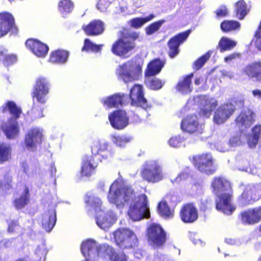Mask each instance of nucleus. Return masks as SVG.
I'll list each match as a JSON object with an SVG mask.
<instances>
[{
  "instance_id": "1",
  "label": "nucleus",
  "mask_w": 261,
  "mask_h": 261,
  "mask_svg": "<svg viewBox=\"0 0 261 261\" xmlns=\"http://www.w3.org/2000/svg\"><path fill=\"white\" fill-rule=\"evenodd\" d=\"M213 193L216 195V208L230 215L236 210L232 203L233 191L230 183L222 176L215 177L211 183Z\"/></svg>"
},
{
  "instance_id": "2",
  "label": "nucleus",
  "mask_w": 261,
  "mask_h": 261,
  "mask_svg": "<svg viewBox=\"0 0 261 261\" xmlns=\"http://www.w3.org/2000/svg\"><path fill=\"white\" fill-rule=\"evenodd\" d=\"M119 38L112 45V53L118 57L127 58L128 53L137 48L136 42L140 41V33L123 28L118 32Z\"/></svg>"
},
{
  "instance_id": "3",
  "label": "nucleus",
  "mask_w": 261,
  "mask_h": 261,
  "mask_svg": "<svg viewBox=\"0 0 261 261\" xmlns=\"http://www.w3.org/2000/svg\"><path fill=\"white\" fill-rule=\"evenodd\" d=\"M124 182L122 176H119L111 185L108 195L110 202L119 205L133 201L136 198V193L132 187L123 186L121 188Z\"/></svg>"
},
{
  "instance_id": "4",
  "label": "nucleus",
  "mask_w": 261,
  "mask_h": 261,
  "mask_svg": "<svg viewBox=\"0 0 261 261\" xmlns=\"http://www.w3.org/2000/svg\"><path fill=\"white\" fill-rule=\"evenodd\" d=\"M108 145L105 143L96 142L91 147L92 155L87 156L82 162L81 170L82 176L89 177L91 176L95 171L98 166V163L94 161V156L99 155L101 159L108 158L109 151L108 149Z\"/></svg>"
},
{
  "instance_id": "5",
  "label": "nucleus",
  "mask_w": 261,
  "mask_h": 261,
  "mask_svg": "<svg viewBox=\"0 0 261 261\" xmlns=\"http://www.w3.org/2000/svg\"><path fill=\"white\" fill-rule=\"evenodd\" d=\"M140 176L143 180L151 184L159 182L164 178L162 167L156 161L153 160L144 163Z\"/></svg>"
},
{
  "instance_id": "6",
  "label": "nucleus",
  "mask_w": 261,
  "mask_h": 261,
  "mask_svg": "<svg viewBox=\"0 0 261 261\" xmlns=\"http://www.w3.org/2000/svg\"><path fill=\"white\" fill-rule=\"evenodd\" d=\"M142 73V67L133 60H128L119 65L117 74L125 83L138 80Z\"/></svg>"
},
{
  "instance_id": "7",
  "label": "nucleus",
  "mask_w": 261,
  "mask_h": 261,
  "mask_svg": "<svg viewBox=\"0 0 261 261\" xmlns=\"http://www.w3.org/2000/svg\"><path fill=\"white\" fill-rule=\"evenodd\" d=\"M127 214L134 221L149 218L150 212L147 195L145 194L139 195L137 200L130 204Z\"/></svg>"
},
{
  "instance_id": "8",
  "label": "nucleus",
  "mask_w": 261,
  "mask_h": 261,
  "mask_svg": "<svg viewBox=\"0 0 261 261\" xmlns=\"http://www.w3.org/2000/svg\"><path fill=\"white\" fill-rule=\"evenodd\" d=\"M114 239L122 249H129L138 245V240L134 232L127 228H120L114 232Z\"/></svg>"
},
{
  "instance_id": "9",
  "label": "nucleus",
  "mask_w": 261,
  "mask_h": 261,
  "mask_svg": "<svg viewBox=\"0 0 261 261\" xmlns=\"http://www.w3.org/2000/svg\"><path fill=\"white\" fill-rule=\"evenodd\" d=\"M190 161L195 168L202 173L210 175L216 171L213 156L209 153L193 155Z\"/></svg>"
},
{
  "instance_id": "10",
  "label": "nucleus",
  "mask_w": 261,
  "mask_h": 261,
  "mask_svg": "<svg viewBox=\"0 0 261 261\" xmlns=\"http://www.w3.org/2000/svg\"><path fill=\"white\" fill-rule=\"evenodd\" d=\"M146 235L148 242L155 247H162L167 241L166 232L159 224H150L146 229Z\"/></svg>"
},
{
  "instance_id": "11",
  "label": "nucleus",
  "mask_w": 261,
  "mask_h": 261,
  "mask_svg": "<svg viewBox=\"0 0 261 261\" xmlns=\"http://www.w3.org/2000/svg\"><path fill=\"white\" fill-rule=\"evenodd\" d=\"M49 93V83L47 80L42 77L38 78L34 86L31 96L33 102L45 105Z\"/></svg>"
},
{
  "instance_id": "12",
  "label": "nucleus",
  "mask_w": 261,
  "mask_h": 261,
  "mask_svg": "<svg viewBox=\"0 0 261 261\" xmlns=\"http://www.w3.org/2000/svg\"><path fill=\"white\" fill-rule=\"evenodd\" d=\"M17 32L18 28L12 14L7 11L1 12L0 37L5 36L8 33H10V35H16Z\"/></svg>"
},
{
  "instance_id": "13",
  "label": "nucleus",
  "mask_w": 261,
  "mask_h": 261,
  "mask_svg": "<svg viewBox=\"0 0 261 261\" xmlns=\"http://www.w3.org/2000/svg\"><path fill=\"white\" fill-rule=\"evenodd\" d=\"M181 128L186 133L199 136L204 132V125L198 122L195 114L187 115L181 122Z\"/></svg>"
},
{
  "instance_id": "14",
  "label": "nucleus",
  "mask_w": 261,
  "mask_h": 261,
  "mask_svg": "<svg viewBox=\"0 0 261 261\" xmlns=\"http://www.w3.org/2000/svg\"><path fill=\"white\" fill-rule=\"evenodd\" d=\"M129 97L132 106L140 107L147 110L151 107L150 103L144 97L143 87L141 85L135 84L131 88Z\"/></svg>"
},
{
  "instance_id": "15",
  "label": "nucleus",
  "mask_w": 261,
  "mask_h": 261,
  "mask_svg": "<svg viewBox=\"0 0 261 261\" xmlns=\"http://www.w3.org/2000/svg\"><path fill=\"white\" fill-rule=\"evenodd\" d=\"M261 198L260 190L254 185L246 186L238 198L239 203L242 206L251 205Z\"/></svg>"
},
{
  "instance_id": "16",
  "label": "nucleus",
  "mask_w": 261,
  "mask_h": 261,
  "mask_svg": "<svg viewBox=\"0 0 261 261\" xmlns=\"http://www.w3.org/2000/svg\"><path fill=\"white\" fill-rule=\"evenodd\" d=\"M191 32V30H188L176 34L168 40L167 42L169 48L168 54L170 58H174L178 55L179 46L187 39Z\"/></svg>"
},
{
  "instance_id": "17",
  "label": "nucleus",
  "mask_w": 261,
  "mask_h": 261,
  "mask_svg": "<svg viewBox=\"0 0 261 261\" xmlns=\"http://www.w3.org/2000/svg\"><path fill=\"white\" fill-rule=\"evenodd\" d=\"M254 122L255 114L249 109L241 111L234 120L236 125L240 132L246 130Z\"/></svg>"
},
{
  "instance_id": "18",
  "label": "nucleus",
  "mask_w": 261,
  "mask_h": 261,
  "mask_svg": "<svg viewBox=\"0 0 261 261\" xmlns=\"http://www.w3.org/2000/svg\"><path fill=\"white\" fill-rule=\"evenodd\" d=\"M180 220L185 223L190 224L196 221L198 218V211L195 203L188 202L182 204L179 213Z\"/></svg>"
},
{
  "instance_id": "19",
  "label": "nucleus",
  "mask_w": 261,
  "mask_h": 261,
  "mask_svg": "<svg viewBox=\"0 0 261 261\" xmlns=\"http://www.w3.org/2000/svg\"><path fill=\"white\" fill-rule=\"evenodd\" d=\"M241 73L249 80L261 83V59L246 64L242 69Z\"/></svg>"
},
{
  "instance_id": "20",
  "label": "nucleus",
  "mask_w": 261,
  "mask_h": 261,
  "mask_svg": "<svg viewBox=\"0 0 261 261\" xmlns=\"http://www.w3.org/2000/svg\"><path fill=\"white\" fill-rule=\"evenodd\" d=\"M97 253L101 257H109L111 261H127V259L124 252H117L113 247L107 244L99 245Z\"/></svg>"
},
{
  "instance_id": "21",
  "label": "nucleus",
  "mask_w": 261,
  "mask_h": 261,
  "mask_svg": "<svg viewBox=\"0 0 261 261\" xmlns=\"http://www.w3.org/2000/svg\"><path fill=\"white\" fill-rule=\"evenodd\" d=\"M108 118L111 126L118 130L124 129L129 123V118L126 113L121 110H115L111 113Z\"/></svg>"
},
{
  "instance_id": "22",
  "label": "nucleus",
  "mask_w": 261,
  "mask_h": 261,
  "mask_svg": "<svg viewBox=\"0 0 261 261\" xmlns=\"http://www.w3.org/2000/svg\"><path fill=\"white\" fill-rule=\"evenodd\" d=\"M236 109L228 102L221 105L215 112L214 121L217 124L224 123L233 115Z\"/></svg>"
},
{
  "instance_id": "23",
  "label": "nucleus",
  "mask_w": 261,
  "mask_h": 261,
  "mask_svg": "<svg viewBox=\"0 0 261 261\" xmlns=\"http://www.w3.org/2000/svg\"><path fill=\"white\" fill-rule=\"evenodd\" d=\"M241 220L245 225H253L261 221V206L249 208L240 213Z\"/></svg>"
},
{
  "instance_id": "24",
  "label": "nucleus",
  "mask_w": 261,
  "mask_h": 261,
  "mask_svg": "<svg viewBox=\"0 0 261 261\" xmlns=\"http://www.w3.org/2000/svg\"><path fill=\"white\" fill-rule=\"evenodd\" d=\"M27 47L38 57H45L48 51V46L41 41L33 39L30 38L25 41Z\"/></svg>"
},
{
  "instance_id": "25",
  "label": "nucleus",
  "mask_w": 261,
  "mask_h": 261,
  "mask_svg": "<svg viewBox=\"0 0 261 261\" xmlns=\"http://www.w3.org/2000/svg\"><path fill=\"white\" fill-rule=\"evenodd\" d=\"M82 29L87 36H96L104 32L105 23L100 20L94 19L87 24L83 25Z\"/></svg>"
},
{
  "instance_id": "26",
  "label": "nucleus",
  "mask_w": 261,
  "mask_h": 261,
  "mask_svg": "<svg viewBox=\"0 0 261 261\" xmlns=\"http://www.w3.org/2000/svg\"><path fill=\"white\" fill-rule=\"evenodd\" d=\"M42 133L39 128H31L28 131L25 136V144L29 148L34 147L36 144L42 142Z\"/></svg>"
},
{
  "instance_id": "27",
  "label": "nucleus",
  "mask_w": 261,
  "mask_h": 261,
  "mask_svg": "<svg viewBox=\"0 0 261 261\" xmlns=\"http://www.w3.org/2000/svg\"><path fill=\"white\" fill-rule=\"evenodd\" d=\"M127 98L126 94L116 93L102 99L101 102L104 106L108 108H118L125 104Z\"/></svg>"
},
{
  "instance_id": "28",
  "label": "nucleus",
  "mask_w": 261,
  "mask_h": 261,
  "mask_svg": "<svg viewBox=\"0 0 261 261\" xmlns=\"http://www.w3.org/2000/svg\"><path fill=\"white\" fill-rule=\"evenodd\" d=\"M166 63V61L156 58L150 62L145 71V76L150 77L158 74Z\"/></svg>"
},
{
  "instance_id": "29",
  "label": "nucleus",
  "mask_w": 261,
  "mask_h": 261,
  "mask_svg": "<svg viewBox=\"0 0 261 261\" xmlns=\"http://www.w3.org/2000/svg\"><path fill=\"white\" fill-rule=\"evenodd\" d=\"M57 221L55 209H50L46 212L42 218V226L47 232H50L55 226Z\"/></svg>"
},
{
  "instance_id": "30",
  "label": "nucleus",
  "mask_w": 261,
  "mask_h": 261,
  "mask_svg": "<svg viewBox=\"0 0 261 261\" xmlns=\"http://www.w3.org/2000/svg\"><path fill=\"white\" fill-rule=\"evenodd\" d=\"M194 76V73H191L179 81L177 83L175 88L176 89L183 94H187L191 92L192 90V79Z\"/></svg>"
},
{
  "instance_id": "31",
  "label": "nucleus",
  "mask_w": 261,
  "mask_h": 261,
  "mask_svg": "<svg viewBox=\"0 0 261 261\" xmlns=\"http://www.w3.org/2000/svg\"><path fill=\"white\" fill-rule=\"evenodd\" d=\"M202 106L200 109L199 114L203 116L208 118L212 112L218 106L217 101L213 99L204 98L202 100Z\"/></svg>"
},
{
  "instance_id": "32",
  "label": "nucleus",
  "mask_w": 261,
  "mask_h": 261,
  "mask_svg": "<svg viewBox=\"0 0 261 261\" xmlns=\"http://www.w3.org/2000/svg\"><path fill=\"white\" fill-rule=\"evenodd\" d=\"M115 221L114 216L109 213L102 212L96 217V224L103 229L109 228Z\"/></svg>"
},
{
  "instance_id": "33",
  "label": "nucleus",
  "mask_w": 261,
  "mask_h": 261,
  "mask_svg": "<svg viewBox=\"0 0 261 261\" xmlns=\"http://www.w3.org/2000/svg\"><path fill=\"white\" fill-rule=\"evenodd\" d=\"M30 199V190L28 187L25 186L23 194L13 201V205L17 210H21L25 207L29 203Z\"/></svg>"
},
{
  "instance_id": "34",
  "label": "nucleus",
  "mask_w": 261,
  "mask_h": 261,
  "mask_svg": "<svg viewBox=\"0 0 261 261\" xmlns=\"http://www.w3.org/2000/svg\"><path fill=\"white\" fill-rule=\"evenodd\" d=\"M69 57V52L63 49H57L53 51L49 57V61L56 64L65 63Z\"/></svg>"
},
{
  "instance_id": "35",
  "label": "nucleus",
  "mask_w": 261,
  "mask_h": 261,
  "mask_svg": "<svg viewBox=\"0 0 261 261\" xmlns=\"http://www.w3.org/2000/svg\"><path fill=\"white\" fill-rule=\"evenodd\" d=\"M250 10V7L244 0H239L235 4V16L238 19L242 20L249 13Z\"/></svg>"
},
{
  "instance_id": "36",
  "label": "nucleus",
  "mask_w": 261,
  "mask_h": 261,
  "mask_svg": "<svg viewBox=\"0 0 261 261\" xmlns=\"http://www.w3.org/2000/svg\"><path fill=\"white\" fill-rule=\"evenodd\" d=\"M261 136V125H255L251 129V134L247 139V143L250 147H255Z\"/></svg>"
},
{
  "instance_id": "37",
  "label": "nucleus",
  "mask_w": 261,
  "mask_h": 261,
  "mask_svg": "<svg viewBox=\"0 0 261 261\" xmlns=\"http://www.w3.org/2000/svg\"><path fill=\"white\" fill-rule=\"evenodd\" d=\"M98 246H96V241L88 239L82 243L81 246V252L85 257L89 256L93 250L95 248L97 250Z\"/></svg>"
},
{
  "instance_id": "38",
  "label": "nucleus",
  "mask_w": 261,
  "mask_h": 261,
  "mask_svg": "<svg viewBox=\"0 0 261 261\" xmlns=\"http://www.w3.org/2000/svg\"><path fill=\"white\" fill-rule=\"evenodd\" d=\"M154 17L155 16L153 14H151L145 17L133 18L129 21L128 24L132 28L139 29L147 22L152 20Z\"/></svg>"
},
{
  "instance_id": "39",
  "label": "nucleus",
  "mask_w": 261,
  "mask_h": 261,
  "mask_svg": "<svg viewBox=\"0 0 261 261\" xmlns=\"http://www.w3.org/2000/svg\"><path fill=\"white\" fill-rule=\"evenodd\" d=\"M74 8L73 3L71 0H60L58 4L59 12L65 17L66 15L71 13Z\"/></svg>"
},
{
  "instance_id": "40",
  "label": "nucleus",
  "mask_w": 261,
  "mask_h": 261,
  "mask_svg": "<svg viewBox=\"0 0 261 261\" xmlns=\"http://www.w3.org/2000/svg\"><path fill=\"white\" fill-rule=\"evenodd\" d=\"M222 31L224 33L232 32L240 29V23L236 20H224L220 24Z\"/></svg>"
},
{
  "instance_id": "41",
  "label": "nucleus",
  "mask_w": 261,
  "mask_h": 261,
  "mask_svg": "<svg viewBox=\"0 0 261 261\" xmlns=\"http://www.w3.org/2000/svg\"><path fill=\"white\" fill-rule=\"evenodd\" d=\"M103 44H96L92 42L89 39L86 38L84 40V45L82 48V51L92 52L94 53H100Z\"/></svg>"
},
{
  "instance_id": "42",
  "label": "nucleus",
  "mask_w": 261,
  "mask_h": 261,
  "mask_svg": "<svg viewBox=\"0 0 261 261\" xmlns=\"http://www.w3.org/2000/svg\"><path fill=\"white\" fill-rule=\"evenodd\" d=\"M158 210L160 215L165 218H170L173 216V210H171L165 200H162L158 203Z\"/></svg>"
},
{
  "instance_id": "43",
  "label": "nucleus",
  "mask_w": 261,
  "mask_h": 261,
  "mask_svg": "<svg viewBox=\"0 0 261 261\" xmlns=\"http://www.w3.org/2000/svg\"><path fill=\"white\" fill-rule=\"evenodd\" d=\"M236 45L237 42L235 41L232 40L227 37H223L219 42L218 47L220 51L224 52L232 49Z\"/></svg>"
},
{
  "instance_id": "44",
  "label": "nucleus",
  "mask_w": 261,
  "mask_h": 261,
  "mask_svg": "<svg viewBox=\"0 0 261 261\" xmlns=\"http://www.w3.org/2000/svg\"><path fill=\"white\" fill-rule=\"evenodd\" d=\"M11 148L9 145L0 143V164L8 161L11 158Z\"/></svg>"
},
{
  "instance_id": "45",
  "label": "nucleus",
  "mask_w": 261,
  "mask_h": 261,
  "mask_svg": "<svg viewBox=\"0 0 261 261\" xmlns=\"http://www.w3.org/2000/svg\"><path fill=\"white\" fill-rule=\"evenodd\" d=\"M7 109L10 114L12 115L15 119H17L20 117L22 111L20 108L18 107L16 104L13 101H8L6 103L5 108H4V111Z\"/></svg>"
},
{
  "instance_id": "46",
  "label": "nucleus",
  "mask_w": 261,
  "mask_h": 261,
  "mask_svg": "<svg viewBox=\"0 0 261 261\" xmlns=\"http://www.w3.org/2000/svg\"><path fill=\"white\" fill-rule=\"evenodd\" d=\"M3 131L8 139L15 138L19 132L17 123L14 122L6 125L3 129Z\"/></svg>"
},
{
  "instance_id": "47",
  "label": "nucleus",
  "mask_w": 261,
  "mask_h": 261,
  "mask_svg": "<svg viewBox=\"0 0 261 261\" xmlns=\"http://www.w3.org/2000/svg\"><path fill=\"white\" fill-rule=\"evenodd\" d=\"M191 176V171L189 168L187 167L182 170L171 182L173 184H178L189 178Z\"/></svg>"
},
{
  "instance_id": "48",
  "label": "nucleus",
  "mask_w": 261,
  "mask_h": 261,
  "mask_svg": "<svg viewBox=\"0 0 261 261\" xmlns=\"http://www.w3.org/2000/svg\"><path fill=\"white\" fill-rule=\"evenodd\" d=\"M111 139L113 142L117 146H123L130 141L132 137L127 135H113L111 136Z\"/></svg>"
},
{
  "instance_id": "49",
  "label": "nucleus",
  "mask_w": 261,
  "mask_h": 261,
  "mask_svg": "<svg viewBox=\"0 0 261 261\" xmlns=\"http://www.w3.org/2000/svg\"><path fill=\"white\" fill-rule=\"evenodd\" d=\"M45 108V105H40L39 103L33 102L31 112L34 117L35 119H39L44 117L43 111Z\"/></svg>"
},
{
  "instance_id": "50",
  "label": "nucleus",
  "mask_w": 261,
  "mask_h": 261,
  "mask_svg": "<svg viewBox=\"0 0 261 261\" xmlns=\"http://www.w3.org/2000/svg\"><path fill=\"white\" fill-rule=\"evenodd\" d=\"M211 56L209 52L206 53L205 54L197 59L193 64V68L195 70L200 69L208 60Z\"/></svg>"
},
{
  "instance_id": "51",
  "label": "nucleus",
  "mask_w": 261,
  "mask_h": 261,
  "mask_svg": "<svg viewBox=\"0 0 261 261\" xmlns=\"http://www.w3.org/2000/svg\"><path fill=\"white\" fill-rule=\"evenodd\" d=\"M164 22V20H160L153 22L147 27L145 29L147 35H151L158 31L162 24Z\"/></svg>"
},
{
  "instance_id": "52",
  "label": "nucleus",
  "mask_w": 261,
  "mask_h": 261,
  "mask_svg": "<svg viewBox=\"0 0 261 261\" xmlns=\"http://www.w3.org/2000/svg\"><path fill=\"white\" fill-rule=\"evenodd\" d=\"M17 57L14 54H5L4 53L3 57V63L4 66L9 67L16 63Z\"/></svg>"
},
{
  "instance_id": "53",
  "label": "nucleus",
  "mask_w": 261,
  "mask_h": 261,
  "mask_svg": "<svg viewBox=\"0 0 261 261\" xmlns=\"http://www.w3.org/2000/svg\"><path fill=\"white\" fill-rule=\"evenodd\" d=\"M164 82L157 78H153L148 82L147 86L153 90H158L162 88Z\"/></svg>"
},
{
  "instance_id": "54",
  "label": "nucleus",
  "mask_w": 261,
  "mask_h": 261,
  "mask_svg": "<svg viewBox=\"0 0 261 261\" xmlns=\"http://www.w3.org/2000/svg\"><path fill=\"white\" fill-rule=\"evenodd\" d=\"M20 227L18 220H12L8 222L7 231L9 233H15Z\"/></svg>"
},
{
  "instance_id": "55",
  "label": "nucleus",
  "mask_w": 261,
  "mask_h": 261,
  "mask_svg": "<svg viewBox=\"0 0 261 261\" xmlns=\"http://www.w3.org/2000/svg\"><path fill=\"white\" fill-rule=\"evenodd\" d=\"M227 102L235 108L236 107L241 108L244 106V99L241 97H234L231 98L230 101Z\"/></svg>"
},
{
  "instance_id": "56",
  "label": "nucleus",
  "mask_w": 261,
  "mask_h": 261,
  "mask_svg": "<svg viewBox=\"0 0 261 261\" xmlns=\"http://www.w3.org/2000/svg\"><path fill=\"white\" fill-rule=\"evenodd\" d=\"M183 141V139L179 136L171 137L169 140V144L174 147H179Z\"/></svg>"
},
{
  "instance_id": "57",
  "label": "nucleus",
  "mask_w": 261,
  "mask_h": 261,
  "mask_svg": "<svg viewBox=\"0 0 261 261\" xmlns=\"http://www.w3.org/2000/svg\"><path fill=\"white\" fill-rule=\"evenodd\" d=\"M109 4L108 0H98L97 8L100 11L105 12L107 10Z\"/></svg>"
},
{
  "instance_id": "58",
  "label": "nucleus",
  "mask_w": 261,
  "mask_h": 261,
  "mask_svg": "<svg viewBox=\"0 0 261 261\" xmlns=\"http://www.w3.org/2000/svg\"><path fill=\"white\" fill-rule=\"evenodd\" d=\"M210 200L205 199H201L199 207L201 212H205L207 211L210 206Z\"/></svg>"
},
{
  "instance_id": "59",
  "label": "nucleus",
  "mask_w": 261,
  "mask_h": 261,
  "mask_svg": "<svg viewBox=\"0 0 261 261\" xmlns=\"http://www.w3.org/2000/svg\"><path fill=\"white\" fill-rule=\"evenodd\" d=\"M215 13L217 18L225 17L228 14L227 9L225 6H221L215 11Z\"/></svg>"
},
{
  "instance_id": "60",
  "label": "nucleus",
  "mask_w": 261,
  "mask_h": 261,
  "mask_svg": "<svg viewBox=\"0 0 261 261\" xmlns=\"http://www.w3.org/2000/svg\"><path fill=\"white\" fill-rule=\"evenodd\" d=\"M88 202H89L90 204L94 206H98L101 204L100 200L99 199H95L91 197H89L88 198Z\"/></svg>"
},
{
  "instance_id": "61",
  "label": "nucleus",
  "mask_w": 261,
  "mask_h": 261,
  "mask_svg": "<svg viewBox=\"0 0 261 261\" xmlns=\"http://www.w3.org/2000/svg\"><path fill=\"white\" fill-rule=\"evenodd\" d=\"M252 93L254 96H257L261 98V90L259 89H255L252 91Z\"/></svg>"
},
{
  "instance_id": "62",
  "label": "nucleus",
  "mask_w": 261,
  "mask_h": 261,
  "mask_svg": "<svg viewBox=\"0 0 261 261\" xmlns=\"http://www.w3.org/2000/svg\"><path fill=\"white\" fill-rule=\"evenodd\" d=\"M237 55L233 54L231 55H230L227 57H225L224 58V60L225 62H228L230 61L233 59H234L236 57Z\"/></svg>"
},
{
  "instance_id": "63",
  "label": "nucleus",
  "mask_w": 261,
  "mask_h": 261,
  "mask_svg": "<svg viewBox=\"0 0 261 261\" xmlns=\"http://www.w3.org/2000/svg\"><path fill=\"white\" fill-rule=\"evenodd\" d=\"M14 261H31L28 259V257H19Z\"/></svg>"
},
{
  "instance_id": "64",
  "label": "nucleus",
  "mask_w": 261,
  "mask_h": 261,
  "mask_svg": "<svg viewBox=\"0 0 261 261\" xmlns=\"http://www.w3.org/2000/svg\"><path fill=\"white\" fill-rule=\"evenodd\" d=\"M200 79L199 78H197L195 80V84L197 85H199L200 84Z\"/></svg>"
}]
</instances>
